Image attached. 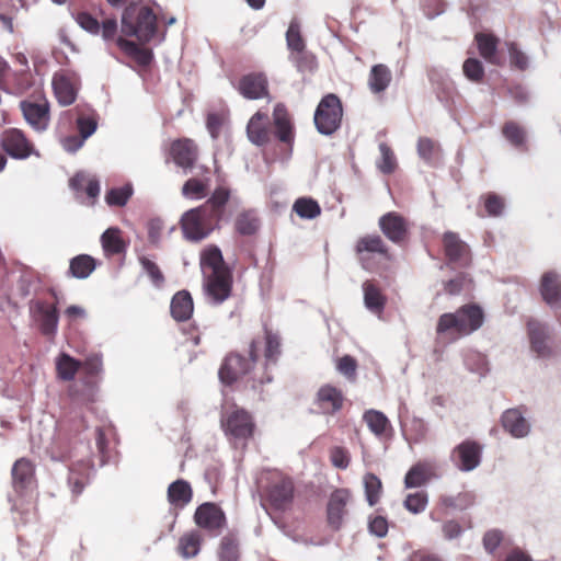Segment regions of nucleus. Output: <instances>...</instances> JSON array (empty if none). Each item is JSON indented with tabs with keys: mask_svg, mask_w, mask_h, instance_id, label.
<instances>
[{
	"mask_svg": "<svg viewBox=\"0 0 561 561\" xmlns=\"http://www.w3.org/2000/svg\"><path fill=\"white\" fill-rule=\"evenodd\" d=\"M51 83L55 96L60 105L67 106L76 101L77 89L69 76L66 73H56Z\"/></svg>",
	"mask_w": 561,
	"mask_h": 561,
	"instance_id": "obj_32",
	"label": "nucleus"
},
{
	"mask_svg": "<svg viewBox=\"0 0 561 561\" xmlns=\"http://www.w3.org/2000/svg\"><path fill=\"white\" fill-rule=\"evenodd\" d=\"M11 476L14 491L23 494L35 481V465L25 457L19 458L12 466Z\"/></svg>",
	"mask_w": 561,
	"mask_h": 561,
	"instance_id": "obj_25",
	"label": "nucleus"
},
{
	"mask_svg": "<svg viewBox=\"0 0 561 561\" xmlns=\"http://www.w3.org/2000/svg\"><path fill=\"white\" fill-rule=\"evenodd\" d=\"M484 209L489 216L497 217L503 214L505 202L504 198L493 192H489L481 196Z\"/></svg>",
	"mask_w": 561,
	"mask_h": 561,
	"instance_id": "obj_57",
	"label": "nucleus"
},
{
	"mask_svg": "<svg viewBox=\"0 0 561 561\" xmlns=\"http://www.w3.org/2000/svg\"><path fill=\"white\" fill-rule=\"evenodd\" d=\"M289 58L300 72H312L318 67L316 56L306 49L290 54Z\"/></svg>",
	"mask_w": 561,
	"mask_h": 561,
	"instance_id": "obj_54",
	"label": "nucleus"
},
{
	"mask_svg": "<svg viewBox=\"0 0 561 561\" xmlns=\"http://www.w3.org/2000/svg\"><path fill=\"white\" fill-rule=\"evenodd\" d=\"M472 287L473 282L466 273H459L454 278L444 283V291L450 296H456L463 291H470Z\"/></svg>",
	"mask_w": 561,
	"mask_h": 561,
	"instance_id": "obj_49",
	"label": "nucleus"
},
{
	"mask_svg": "<svg viewBox=\"0 0 561 561\" xmlns=\"http://www.w3.org/2000/svg\"><path fill=\"white\" fill-rule=\"evenodd\" d=\"M379 150L381 153V162L379 163L380 171L385 174L392 173L397 168V160L393 151L386 142H381L379 145Z\"/></svg>",
	"mask_w": 561,
	"mask_h": 561,
	"instance_id": "obj_59",
	"label": "nucleus"
},
{
	"mask_svg": "<svg viewBox=\"0 0 561 561\" xmlns=\"http://www.w3.org/2000/svg\"><path fill=\"white\" fill-rule=\"evenodd\" d=\"M392 81V72L385 64L374 65L368 75V88L374 94L383 93Z\"/></svg>",
	"mask_w": 561,
	"mask_h": 561,
	"instance_id": "obj_36",
	"label": "nucleus"
},
{
	"mask_svg": "<svg viewBox=\"0 0 561 561\" xmlns=\"http://www.w3.org/2000/svg\"><path fill=\"white\" fill-rule=\"evenodd\" d=\"M202 545L199 531L192 530L183 534L179 539L178 552L183 558H193L198 554Z\"/></svg>",
	"mask_w": 561,
	"mask_h": 561,
	"instance_id": "obj_45",
	"label": "nucleus"
},
{
	"mask_svg": "<svg viewBox=\"0 0 561 561\" xmlns=\"http://www.w3.org/2000/svg\"><path fill=\"white\" fill-rule=\"evenodd\" d=\"M364 304L366 308L376 314H381L387 304V297L374 280L363 284Z\"/></svg>",
	"mask_w": 561,
	"mask_h": 561,
	"instance_id": "obj_34",
	"label": "nucleus"
},
{
	"mask_svg": "<svg viewBox=\"0 0 561 561\" xmlns=\"http://www.w3.org/2000/svg\"><path fill=\"white\" fill-rule=\"evenodd\" d=\"M229 198L230 190L218 186L203 205L185 211L180 220L184 238L192 242L206 239L219 227Z\"/></svg>",
	"mask_w": 561,
	"mask_h": 561,
	"instance_id": "obj_2",
	"label": "nucleus"
},
{
	"mask_svg": "<svg viewBox=\"0 0 561 561\" xmlns=\"http://www.w3.org/2000/svg\"><path fill=\"white\" fill-rule=\"evenodd\" d=\"M100 241L106 257L125 254L128 247V242L123 238V231L117 227L107 228Z\"/></svg>",
	"mask_w": 561,
	"mask_h": 561,
	"instance_id": "obj_29",
	"label": "nucleus"
},
{
	"mask_svg": "<svg viewBox=\"0 0 561 561\" xmlns=\"http://www.w3.org/2000/svg\"><path fill=\"white\" fill-rule=\"evenodd\" d=\"M98 261L89 254H79L69 262L68 275L78 279L88 278L96 268Z\"/></svg>",
	"mask_w": 561,
	"mask_h": 561,
	"instance_id": "obj_40",
	"label": "nucleus"
},
{
	"mask_svg": "<svg viewBox=\"0 0 561 561\" xmlns=\"http://www.w3.org/2000/svg\"><path fill=\"white\" fill-rule=\"evenodd\" d=\"M527 333L530 348L538 357L549 358L554 355V351L550 344L549 327L536 319L527 322Z\"/></svg>",
	"mask_w": 561,
	"mask_h": 561,
	"instance_id": "obj_20",
	"label": "nucleus"
},
{
	"mask_svg": "<svg viewBox=\"0 0 561 561\" xmlns=\"http://www.w3.org/2000/svg\"><path fill=\"white\" fill-rule=\"evenodd\" d=\"M237 89L243 98L249 100L270 96L267 78L261 72H252L242 76L238 82Z\"/></svg>",
	"mask_w": 561,
	"mask_h": 561,
	"instance_id": "obj_23",
	"label": "nucleus"
},
{
	"mask_svg": "<svg viewBox=\"0 0 561 561\" xmlns=\"http://www.w3.org/2000/svg\"><path fill=\"white\" fill-rule=\"evenodd\" d=\"M481 454L482 446L474 440L467 439L454 448L451 460L458 469L471 471L479 466Z\"/></svg>",
	"mask_w": 561,
	"mask_h": 561,
	"instance_id": "obj_22",
	"label": "nucleus"
},
{
	"mask_svg": "<svg viewBox=\"0 0 561 561\" xmlns=\"http://www.w3.org/2000/svg\"><path fill=\"white\" fill-rule=\"evenodd\" d=\"M201 266L205 273H216L230 270L222 257L221 251L216 245H208L201 254Z\"/></svg>",
	"mask_w": 561,
	"mask_h": 561,
	"instance_id": "obj_41",
	"label": "nucleus"
},
{
	"mask_svg": "<svg viewBox=\"0 0 561 561\" xmlns=\"http://www.w3.org/2000/svg\"><path fill=\"white\" fill-rule=\"evenodd\" d=\"M541 297L550 307L561 304V277L553 271L546 272L540 279Z\"/></svg>",
	"mask_w": 561,
	"mask_h": 561,
	"instance_id": "obj_28",
	"label": "nucleus"
},
{
	"mask_svg": "<svg viewBox=\"0 0 561 561\" xmlns=\"http://www.w3.org/2000/svg\"><path fill=\"white\" fill-rule=\"evenodd\" d=\"M171 317L178 321L191 319L194 312V302L190 291L183 289L175 293L170 302Z\"/></svg>",
	"mask_w": 561,
	"mask_h": 561,
	"instance_id": "obj_30",
	"label": "nucleus"
},
{
	"mask_svg": "<svg viewBox=\"0 0 561 561\" xmlns=\"http://www.w3.org/2000/svg\"><path fill=\"white\" fill-rule=\"evenodd\" d=\"M193 499V490L191 484L179 479L172 482L168 488V501L176 508L185 507Z\"/></svg>",
	"mask_w": 561,
	"mask_h": 561,
	"instance_id": "obj_37",
	"label": "nucleus"
},
{
	"mask_svg": "<svg viewBox=\"0 0 561 561\" xmlns=\"http://www.w3.org/2000/svg\"><path fill=\"white\" fill-rule=\"evenodd\" d=\"M248 356L230 352L224 358L218 375L222 383L231 386L239 379L250 376L255 388L273 380L272 368L282 356V336L264 323L262 332L253 336L247 348Z\"/></svg>",
	"mask_w": 561,
	"mask_h": 561,
	"instance_id": "obj_1",
	"label": "nucleus"
},
{
	"mask_svg": "<svg viewBox=\"0 0 561 561\" xmlns=\"http://www.w3.org/2000/svg\"><path fill=\"white\" fill-rule=\"evenodd\" d=\"M352 499L348 489H335L329 497L327 504V523L329 527L337 531L342 528L344 517L347 515V504Z\"/></svg>",
	"mask_w": 561,
	"mask_h": 561,
	"instance_id": "obj_18",
	"label": "nucleus"
},
{
	"mask_svg": "<svg viewBox=\"0 0 561 561\" xmlns=\"http://www.w3.org/2000/svg\"><path fill=\"white\" fill-rule=\"evenodd\" d=\"M445 262L451 268H465L472 262L471 249L457 232L446 231L442 236Z\"/></svg>",
	"mask_w": 561,
	"mask_h": 561,
	"instance_id": "obj_12",
	"label": "nucleus"
},
{
	"mask_svg": "<svg viewBox=\"0 0 561 561\" xmlns=\"http://www.w3.org/2000/svg\"><path fill=\"white\" fill-rule=\"evenodd\" d=\"M357 367V360L351 355H344L336 362V369L351 381L356 379Z\"/></svg>",
	"mask_w": 561,
	"mask_h": 561,
	"instance_id": "obj_63",
	"label": "nucleus"
},
{
	"mask_svg": "<svg viewBox=\"0 0 561 561\" xmlns=\"http://www.w3.org/2000/svg\"><path fill=\"white\" fill-rule=\"evenodd\" d=\"M139 261L144 271L150 277L152 284L156 287H161L164 283V275L161 272L160 267L153 261L146 256H141Z\"/></svg>",
	"mask_w": 561,
	"mask_h": 561,
	"instance_id": "obj_61",
	"label": "nucleus"
},
{
	"mask_svg": "<svg viewBox=\"0 0 561 561\" xmlns=\"http://www.w3.org/2000/svg\"><path fill=\"white\" fill-rule=\"evenodd\" d=\"M480 56L491 65H502L497 54L499 38L491 33L479 32L474 36Z\"/></svg>",
	"mask_w": 561,
	"mask_h": 561,
	"instance_id": "obj_31",
	"label": "nucleus"
},
{
	"mask_svg": "<svg viewBox=\"0 0 561 561\" xmlns=\"http://www.w3.org/2000/svg\"><path fill=\"white\" fill-rule=\"evenodd\" d=\"M247 136L253 145L259 147L266 146L271 141L272 130L266 113L257 111L252 115L247 125Z\"/></svg>",
	"mask_w": 561,
	"mask_h": 561,
	"instance_id": "obj_26",
	"label": "nucleus"
},
{
	"mask_svg": "<svg viewBox=\"0 0 561 561\" xmlns=\"http://www.w3.org/2000/svg\"><path fill=\"white\" fill-rule=\"evenodd\" d=\"M1 149L15 160H25L31 156L41 157L34 142L19 128H7L0 135Z\"/></svg>",
	"mask_w": 561,
	"mask_h": 561,
	"instance_id": "obj_10",
	"label": "nucleus"
},
{
	"mask_svg": "<svg viewBox=\"0 0 561 561\" xmlns=\"http://www.w3.org/2000/svg\"><path fill=\"white\" fill-rule=\"evenodd\" d=\"M238 541L232 536H225L220 542L219 561H239Z\"/></svg>",
	"mask_w": 561,
	"mask_h": 561,
	"instance_id": "obj_55",
	"label": "nucleus"
},
{
	"mask_svg": "<svg viewBox=\"0 0 561 561\" xmlns=\"http://www.w3.org/2000/svg\"><path fill=\"white\" fill-rule=\"evenodd\" d=\"M476 502V496L472 492L465 491L456 495H440L437 501V506L445 513L449 511H466L470 508Z\"/></svg>",
	"mask_w": 561,
	"mask_h": 561,
	"instance_id": "obj_35",
	"label": "nucleus"
},
{
	"mask_svg": "<svg viewBox=\"0 0 561 561\" xmlns=\"http://www.w3.org/2000/svg\"><path fill=\"white\" fill-rule=\"evenodd\" d=\"M81 368V360H78L67 353H61L56 358L57 377L64 381H71Z\"/></svg>",
	"mask_w": 561,
	"mask_h": 561,
	"instance_id": "obj_43",
	"label": "nucleus"
},
{
	"mask_svg": "<svg viewBox=\"0 0 561 561\" xmlns=\"http://www.w3.org/2000/svg\"><path fill=\"white\" fill-rule=\"evenodd\" d=\"M73 111L77 114L76 126L79 135H81L83 139H88L98 128L99 116L95 111L91 108H81L77 106Z\"/></svg>",
	"mask_w": 561,
	"mask_h": 561,
	"instance_id": "obj_42",
	"label": "nucleus"
},
{
	"mask_svg": "<svg viewBox=\"0 0 561 561\" xmlns=\"http://www.w3.org/2000/svg\"><path fill=\"white\" fill-rule=\"evenodd\" d=\"M93 463L90 460H80L69 467L68 485L75 497L79 496L90 482Z\"/></svg>",
	"mask_w": 561,
	"mask_h": 561,
	"instance_id": "obj_27",
	"label": "nucleus"
},
{
	"mask_svg": "<svg viewBox=\"0 0 561 561\" xmlns=\"http://www.w3.org/2000/svg\"><path fill=\"white\" fill-rule=\"evenodd\" d=\"M194 522L198 527L215 536L219 535L227 525L225 512L213 502L203 503L196 508Z\"/></svg>",
	"mask_w": 561,
	"mask_h": 561,
	"instance_id": "obj_16",
	"label": "nucleus"
},
{
	"mask_svg": "<svg viewBox=\"0 0 561 561\" xmlns=\"http://www.w3.org/2000/svg\"><path fill=\"white\" fill-rule=\"evenodd\" d=\"M209 179H188L182 186V195L186 198L202 199L207 196Z\"/></svg>",
	"mask_w": 561,
	"mask_h": 561,
	"instance_id": "obj_47",
	"label": "nucleus"
},
{
	"mask_svg": "<svg viewBox=\"0 0 561 561\" xmlns=\"http://www.w3.org/2000/svg\"><path fill=\"white\" fill-rule=\"evenodd\" d=\"M462 70L465 76L473 82H481L484 77L482 62L476 58H468L463 62Z\"/></svg>",
	"mask_w": 561,
	"mask_h": 561,
	"instance_id": "obj_62",
	"label": "nucleus"
},
{
	"mask_svg": "<svg viewBox=\"0 0 561 561\" xmlns=\"http://www.w3.org/2000/svg\"><path fill=\"white\" fill-rule=\"evenodd\" d=\"M169 153L178 167L192 170L198 159V146L190 138H179L171 142Z\"/></svg>",
	"mask_w": 561,
	"mask_h": 561,
	"instance_id": "obj_21",
	"label": "nucleus"
},
{
	"mask_svg": "<svg viewBox=\"0 0 561 561\" xmlns=\"http://www.w3.org/2000/svg\"><path fill=\"white\" fill-rule=\"evenodd\" d=\"M263 496L270 506L279 512L288 511L295 499L294 480L280 471H270L266 474Z\"/></svg>",
	"mask_w": 561,
	"mask_h": 561,
	"instance_id": "obj_6",
	"label": "nucleus"
},
{
	"mask_svg": "<svg viewBox=\"0 0 561 561\" xmlns=\"http://www.w3.org/2000/svg\"><path fill=\"white\" fill-rule=\"evenodd\" d=\"M343 107L337 95L329 93L319 102L313 122L317 130L322 135H332L335 133L342 122Z\"/></svg>",
	"mask_w": 561,
	"mask_h": 561,
	"instance_id": "obj_9",
	"label": "nucleus"
},
{
	"mask_svg": "<svg viewBox=\"0 0 561 561\" xmlns=\"http://www.w3.org/2000/svg\"><path fill=\"white\" fill-rule=\"evenodd\" d=\"M101 24L103 39L115 41L117 47L129 58H131L137 66L147 68L153 60V53L151 49L140 46L139 44L129 41L123 36L117 35V21L116 19H105Z\"/></svg>",
	"mask_w": 561,
	"mask_h": 561,
	"instance_id": "obj_8",
	"label": "nucleus"
},
{
	"mask_svg": "<svg viewBox=\"0 0 561 561\" xmlns=\"http://www.w3.org/2000/svg\"><path fill=\"white\" fill-rule=\"evenodd\" d=\"M220 427L231 444L236 447H245L248 442L254 437L256 423L248 410L232 403L222 409Z\"/></svg>",
	"mask_w": 561,
	"mask_h": 561,
	"instance_id": "obj_5",
	"label": "nucleus"
},
{
	"mask_svg": "<svg viewBox=\"0 0 561 561\" xmlns=\"http://www.w3.org/2000/svg\"><path fill=\"white\" fill-rule=\"evenodd\" d=\"M427 503V493L425 491H417L415 493L408 494L403 505L410 513L419 514L426 508Z\"/></svg>",
	"mask_w": 561,
	"mask_h": 561,
	"instance_id": "obj_56",
	"label": "nucleus"
},
{
	"mask_svg": "<svg viewBox=\"0 0 561 561\" xmlns=\"http://www.w3.org/2000/svg\"><path fill=\"white\" fill-rule=\"evenodd\" d=\"M435 477V465L432 461H419L410 468L404 478L407 488H419Z\"/></svg>",
	"mask_w": 561,
	"mask_h": 561,
	"instance_id": "obj_33",
	"label": "nucleus"
},
{
	"mask_svg": "<svg viewBox=\"0 0 561 561\" xmlns=\"http://www.w3.org/2000/svg\"><path fill=\"white\" fill-rule=\"evenodd\" d=\"M502 425L515 437H524L529 432V424L517 409H510L503 413Z\"/></svg>",
	"mask_w": 561,
	"mask_h": 561,
	"instance_id": "obj_38",
	"label": "nucleus"
},
{
	"mask_svg": "<svg viewBox=\"0 0 561 561\" xmlns=\"http://www.w3.org/2000/svg\"><path fill=\"white\" fill-rule=\"evenodd\" d=\"M121 30L125 36L136 37L140 44L150 43L158 33V18L151 8L135 2L125 7Z\"/></svg>",
	"mask_w": 561,
	"mask_h": 561,
	"instance_id": "obj_4",
	"label": "nucleus"
},
{
	"mask_svg": "<svg viewBox=\"0 0 561 561\" xmlns=\"http://www.w3.org/2000/svg\"><path fill=\"white\" fill-rule=\"evenodd\" d=\"M365 495L370 506L376 505L382 492L381 480L374 473H367L364 477Z\"/></svg>",
	"mask_w": 561,
	"mask_h": 561,
	"instance_id": "obj_51",
	"label": "nucleus"
},
{
	"mask_svg": "<svg viewBox=\"0 0 561 561\" xmlns=\"http://www.w3.org/2000/svg\"><path fill=\"white\" fill-rule=\"evenodd\" d=\"M345 397L341 389L332 385H323L316 394V404L323 414L333 415L344 405Z\"/></svg>",
	"mask_w": 561,
	"mask_h": 561,
	"instance_id": "obj_24",
	"label": "nucleus"
},
{
	"mask_svg": "<svg viewBox=\"0 0 561 561\" xmlns=\"http://www.w3.org/2000/svg\"><path fill=\"white\" fill-rule=\"evenodd\" d=\"M330 460L332 466L337 469H346L351 462V455L347 448L334 446L330 449Z\"/></svg>",
	"mask_w": 561,
	"mask_h": 561,
	"instance_id": "obj_64",
	"label": "nucleus"
},
{
	"mask_svg": "<svg viewBox=\"0 0 561 561\" xmlns=\"http://www.w3.org/2000/svg\"><path fill=\"white\" fill-rule=\"evenodd\" d=\"M23 117L36 131L47 129L50 122V105L46 98L28 99L20 103Z\"/></svg>",
	"mask_w": 561,
	"mask_h": 561,
	"instance_id": "obj_13",
	"label": "nucleus"
},
{
	"mask_svg": "<svg viewBox=\"0 0 561 561\" xmlns=\"http://www.w3.org/2000/svg\"><path fill=\"white\" fill-rule=\"evenodd\" d=\"M87 428L83 417L75 420L61 419L57 422L56 432L47 448L51 459L64 461L71 455L72 439Z\"/></svg>",
	"mask_w": 561,
	"mask_h": 561,
	"instance_id": "obj_7",
	"label": "nucleus"
},
{
	"mask_svg": "<svg viewBox=\"0 0 561 561\" xmlns=\"http://www.w3.org/2000/svg\"><path fill=\"white\" fill-rule=\"evenodd\" d=\"M354 252L363 268L367 271L373 270V257L375 255L387 261L392 259L389 247L385 240L376 233L359 237L354 245Z\"/></svg>",
	"mask_w": 561,
	"mask_h": 561,
	"instance_id": "obj_11",
	"label": "nucleus"
},
{
	"mask_svg": "<svg viewBox=\"0 0 561 561\" xmlns=\"http://www.w3.org/2000/svg\"><path fill=\"white\" fill-rule=\"evenodd\" d=\"M505 542V535L500 529L488 530L482 538V543L485 551L490 554H494L496 549Z\"/></svg>",
	"mask_w": 561,
	"mask_h": 561,
	"instance_id": "obj_58",
	"label": "nucleus"
},
{
	"mask_svg": "<svg viewBox=\"0 0 561 561\" xmlns=\"http://www.w3.org/2000/svg\"><path fill=\"white\" fill-rule=\"evenodd\" d=\"M378 226L383 236L394 244L403 245L410 238L409 220L397 211H389L378 220Z\"/></svg>",
	"mask_w": 561,
	"mask_h": 561,
	"instance_id": "obj_15",
	"label": "nucleus"
},
{
	"mask_svg": "<svg viewBox=\"0 0 561 561\" xmlns=\"http://www.w3.org/2000/svg\"><path fill=\"white\" fill-rule=\"evenodd\" d=\"M133 195V186L126 184L121 187H113L105 194V202L108 206L123 207Z\"/></svg>",
	"mask_w": 561,
	"mask_h": 561,
	"instance_id": "obj_52",
	"label": "nucleus"
},
{
	"mask_svg": "<svg viewBox=\"0 0 561 561\" xmlns=\"http://www.w3.org/2000/svg\"><path fill=\"white\" fill-rule=\"evenodd\" d=\"M260 228V219L254 210H243L234 219V229L241 236H253Z\"/></svg>",
	"mask_w": 561,
	"mask_h": 561,
	"instance_id": "obj_44",
	"label": "nucleus"
},
{
	"mask_svg": "<svg viewBox=\"0 0 561 561\" xmlns=\"http://www.w3.org/2000/svg\"><path fill=\"white\" fill-rule=\"evenodd\" d=\"M286 43L290 54L306 49V43L300 32V24L293 20L286 32Z\"/></svg>",
	"mask_w": 561,
	"mask_h": 561,
	"instance_id": "obj_53",
	"label": "nucleus"
},
{
	"mask_svg": "<svg viewBox=\"0 0 561 561\" xmlns=\"http://www.w3.org/2000/svg\"><path fill=\"white\" fill-rule=\"evenodd\" d=\"M503 136L516 148H524L526 145V131L516 122H506L502 127Z\"/></svg>",
	"mask_w": 561,
	"mask_h": 561,
	"instance_id": "obj_50",
	"label": "nucleus"
},
{
	"mask_svg": "<svg viewBox=\"0 0 561 561\" xmlns=\"http://www.w3.org/2000/svg\"><path fill=\"white\" fill-rule=\"evenodd\" d=\"M363 420L368 428L378 437L389 436L392 432L389 419L381 411L367 410L363 414Z\"/></svg>",
	"mask_w": 561,
	"mask_h": 561,
	"instance_id": "obj_39",
	"label": "nucleus"
},
{
	"mask_svg": "<svg viewBox=\"0 0 561 561\" xmlns=\"http://www.w3.org/2000/svg\"><path fill=\"white\" fill-rule=\"evenodd\" d=\"M68 392L76 404L89 405L96 400V388L89 380L83 382L82 389H79L76 385L70 386Z\"/></svg>",
	"mask_w": 561,
	"mask_h": 561,
	"instance_id": "obj_46",
	"label": "nucleus"
},
{
	"mask_svg": "<svg viewBox=\"0 0 561 561\" xmlns=\"http://www.w3.org/2000/svg\"><path fill=\"white\" fill-rule=\"evenodd\" d=\"M204 288L207 297L215 305L227 300L232 291V274L230 270L205 273Z\"/></svg>",
	"mask_w": 561,
	"mask_h": 561,
	"instance_id": "obj_17",
	"label": "nucleus"
},
{
	"mask_svg": "<svg viewBox=\"0 0 561 561\" xmlns=\"http://www.w3.org/2000/svg\"><path fill=\"white\" fill-rule=\"evenodd\" d=\"M273 126L275 137L286 147L288 153L290 154L293 151L296 133L291 116L283 103H277L274 106Z\"/></svg>",
	"mask_w": 561,
	"mask_h": 561,
	"instance_id": "obj_19",
	"label": "nucleus"
},
{
	"mask_svg": "<svg viewBox=\"0 0 561 561\" xmlns=\"http://www.w3.org/2000/svg\"><path fill=\"white\" fill-rule=\"evenodd\" d=\"M30 312L43 335L55 336L59 321V312L55 304L33 300L30 304Z\"/></svg>",
	"mask_w": 561,
	"mask_h": 561,
	"instance_id": "obj_14",
	"label": "nucleus"
},
{
	"mask_svg": "<svg viewBox=\"0 0 561 561\" xmlns=\"http://www.w3.org/2000/svg\"><path fill=\"white\" fill-rule=\"evenodd\" d=\"M417 152L422 159L431 162L437 158L439 148L432 139L422 137L417 141Z\"/></svg>",
	"mask_w": 561,
	"mask_h": 561,
	"instance_id": "obj_60",
	"label": "nucleus"
},
{
	"mask_svg": "<svg viewBox=\"0 0 561 561\" xmlns=\"http://www.w3.org/2000/svg\"><path fill=\"white\" fill-rule=\"evenodd\" d=\"M293 210L304 219H314L321 214L319 203L311 197H299L293 205Z\"/></svg>",
	"mask_w": 561,
	"mask_h": 561,
	"instance_id": "obj_48",
	"label": "nucleus"
},
{
	"mask_svg": "<svg viewBox=\"0 0 561 561\" xmlns=\"http://www.w3.org/2000/svg\"><path fill=\"white\" fill-rule=\"evenodd\" d=\"M484 322V311L477 304H466L455 312L439 316L436 333L450 342L468 336L478 331Z\"/></svg>",
	"mask_w": 561,
	"mask_h": 561,
	"instance_id": "obj_3",
	"label": "nucleus"
}]
</instances>
